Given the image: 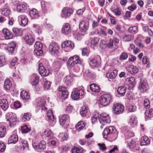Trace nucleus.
<instances>
[{"label": "nucleus", "instance_id": "f257e3e1", "mask_svg": "<svg viewBox=\"0 0 153 153\" xmlns=\"http://www.w3.org/2000/svg\"><path fill=\"white\" fill-rule=\"evenodd\" d=\"M7 121L9 124L10 127H13L16 125L17 123V119L15 114L12 112H9L6 115Z\"/></svg>", "mask_w": 153, "mask_h": 153}, {"label": "nucleus", "instance_id": "f03ea898", "mask_svg": "<svg viewBox=\"0 0 153 153\" xmlns=\"http://www.w3.org/2000/svg\"><path fill=\"white\" fill-rule=\"evenodd\" d=\"M101 58L99 56L91 58L89 59L90 66L92 68L99 67L101 64Z\"/></svg>", "mask_w": 153, "mask_h": 153}, {"label": "nucleus", "instance_id": "7ed1b4c3", "mask_svg": "<svg viewBox=\"0 0 153 153\" xmlns=\"http://www.w3.org/2000/svg\"><path fill=\"white\" fill-rule=\"evenodd\" d=\"M111 100V95L109 94H105L100 97L99 102L100 105L106 106L109 104Z\"/></svg>", "mask_w": 153, "mask_h": 153}, {"label": "nucleus", "instance_id": "20e7f679", "mask_svg": "<svg viewBox=\"0 0 153 153\" xmlns=\"http://www.w3.org/2000/svg\"><path fill=\"white\" fill-rule=\"evenodd\" d=\"M83 87H81L80 88L77 89L75 88L72 92L71 97L74 100H77L79 99L80 96H82L84 94V90L82 88Z\"/></svg>", "mask_w": 153, "mask_h": 153}, {"label": "nucleus", "instance_id": "39448f33", "mask_svg": "<svg viewBox=\"0 0 153 153\" xmlns=\"http://www.w3.org/2000/svg\"><path fill=\"white\" fill-rule=\"evenodd\" d=\"M73 12L71 8L65 7L62 10L60 16L61 18L66 19L71 15Z\"/></svg>", "mask_w": 153, "mask_h": 153}, {"label": "nucleus", "instance_id": "423d86ee", "mask_svg": "<svg viewBox=\"0 0 153 153\" xmlns=\"http://www.w3.org/2000/svg\"><path fill=\"white\" fill-rule=\"evenodd\" d=\"M81 63V62L78 56L76 55L74 56L73 57H70L67 62L68 66L70 67H72L75 65Z\"/></svg>", "mask_w": 153, "mask_h": 153}, {"label": "nucleus", "instance_id": "0eeeda50", "mask_svg": "<svg viewBox=\"0 0 153 153\" xmlns=\"http://www.w3.org/2000/svg\"><path fill=\"white\" fill-rule=\"evenodd\" d=\"M99 120L100 123L103 125L108 124L110 122L109 116L106 113H103L100 115Z\"/></svg>", "mask_w": 153, "mask_h": 153}, {"label": "nucleus", "instance_id": "6e6552de", "mask_svg": "<svg viewBox=\"0 0 153 153\" xmlns=\"http://www.w3.org/2000/svg\"><path fill=\"white\" fill-rule=\"evenodd\" d=\"M42 45L40 42H37L35 43L34 45V52L37 56H41L42 55Z\"/></svg>", "mask_w": 153, "mask_h": 153}, {"label": "nucleus", "instance_id": "1a4fd4ad", "mask_svg": "<svg viewBox=\"0 0 153 153\" xmlns=\"http://www.w3.org/2000/svg\"><path fill=\"white\" fill-rule=\"evenodd\" d=\"M58 93L60 95L61 98L62 100L66 98L68 95V92L66 88L62 86L59 87L58 88Z\"/></svg>", "mask_w": 153, "mask_h": 153}, {"label": "nucleus", "instance_id": "9d476101", "mask_svg": "<svg viewBox=\"0 0 153 153\" xmlns=\"http://www.w3.org/2000/svg\"><path fill=\"white\" fill-rule=\"evenodd\" d=\"M124 109V106L120 103L115 104L112 108L114 112L117 114L122 113L123 112Z\"/></svg>", "mask_w": 153, "mask_h": 153}, {"label": "nucleus", "instance_id": "9b49d317", "mask_svg": "<svg viewBox=\"0 0 153 153\" xmlns=\"http://www.w3.org/2000/svg\"><path fill=\"white\" fill-rule=\"evenodd\" d=\"M39 71L40 74L43 76H48L50 73L49 70L46 69L41 63L39 65Z\"/></svg>", "mask_w": 153, "mask_h": 153}, {"label": "nucleus", "instance_id": "f8f14e48", "mask_svg": "<svg viewBox=\"0 0 153 153\" xmlns=\"http://www.w3.org/2000/svg\"><path fill=\"white\" fill-rule=\"evenodd\" d=\"M116 131V129L112 126H110L108 128H106L105 129L103 132V137L105 138L108 139L107 136Z\"/></svg>", "mask_w": 153, "mask_h": 153}, {"label": "nucleus", "instance_id": "ddd939ff", "mask_svg": "<svg viewBox=\"0 0 153 153\" xmlns=\"http://www.w3.org/2000/svg\"><path fill=\"white\" fill-rule=\"evenodd\" d=\"M88 22L85 20L83 19L79 23V28L82 31L85 32L88 29Z\"/></svg>", "mask_w": 153, "mask_h": 153}, {"label": "nucleus", "instance_id": "4468645a", "mask_svg": "<svg viewBox=\"0 0 153 153\" xmlns=\"http://www.w3.org/2000/svg\"><path fill=\"white\" fill-rule=\"evenodd\" d=\"M138 88L141 92L143 93L148 90L149 88V86L146 81L141 80Z\"/></svg>", "mask_w": 153, "mask_h": 153}, {"label": "nucleus", "instance_id": "2eb2a0df", "mask_svg": "<svg viewBox=\"0 0 153 153\" xmlns=\"http://www.w3.org/2000/svg\"><path fill=\"white\" fill-rule=\"evenodd\" d=\"M18 19L20 25L22 26H25L28 23V20L26 16L25 15L19 16Z\"/></svg>", "mask_w": 153, "mask_h": 153}, {"label": "nucleus", "instance_id": "dca6fc26", "mask_svg": "<svg viewBox=\"0 0 153 153\" xmlns=\"http://www.w3.org/2000/svg\"><path fill=\"white\" fill-rule=\"evenodd\" d=\"M49 49L51 54H53L59 50V45L55 43H52L49 45Z\"/></svg>", "mask_w": 153, "mask_h": 153}, {"label": "nucleus", "instance_id": "f3484780", "mask_svg": "<svg viewBox=\"0 0 153 153\" xmlns=\"http://www.w3.org/2000/svg\"><path fill=\"white\" fill-rule=\"evenodd\" d=\"M2 32L4 38L6 39H12L13 36V34L10 30L7 28H4Z\"/></svg>", "mask_w": 153, "mask_h": 153}, {"label": "nucleus", "instance_id": "a211bd4d", "mask_svg": "<svg viewBox=\"0 0 153 153\" xmlns=\"http://www.w3.org/2000/svg\"><path fill=\"white\" fill-rule=\"evenodd\" d=\"M74 46V44L70 41H66L63 43L62 47L63 48H68L69 50H71Z\"/></svg>", "mask_w": 153, "mask_h": 153}, {"label": "nucleus", "instance_id": "6ab92c4d", "mask_svg": "<svg viewBox=\"0 0 153 153\" xmlns=\"http://www.w3.org/2000/svg\"><path fill=\"white\" fill-rule=\"evenodd\" d=\"M23 39L26 43L30 45H32L34 41V36L30 34H27L23 37Z\"/></svg>", "mask_w": 153, "mask_h": 153}, {"label": "nucleus", "instance_id": "aec40b11", "mask_svg": "<svg viewBox=\"0 0 153 153\" xmlns=\"http://www.w3.org/2000/svg\"><path fill=\"white\" fill-rule=\"evenodd\" d=\"M0 107L4 110H6L9 107L7 100L5 99L0 100Z\"/></svg>", "mask_w": 153, "mask_h": 153}, {"label": "nucleus", "instance_id": "412c9836", "mask_svg": "<svg viewBox=\"0 0 153 153\" xmlns=\"http://www.w3.org/2000/svg\"><path fill=\"white\" fill-rule=\"evenodd\" d=\"M5 123H0V137H4L6 133V128Z\"/></svg>", "mask_w": 153, "mask_h": 153}, {"label": "nucleus", "instance_id": "4be33fe9", "mask_svg": "<svg viewBox=\"0 0 153 153\" xmlns=\"http://www.w3.org/2000/svg\"><path fill=\"white\" fill-rule=\"evenodd\" d=\"M69 121V117L67 114L63 115L59 118V122L60 124L63 126L66 121Z\"/></svg>", "mask_w": 153, "mask_h": 153}, {"label": "nucleus", "instance_id": "5701e85b", "mask_svg": "<svg viewBox=\"0 0 153 153\" xmlns=\"http://www.w3.org/2000/svg\"><path fill=\"white\" fill-rule=\"evenodd\" d=\"M71 29L70 25L68 23L65 24L63 26L62 29V31L63 33L67 34L71 32Z\"/></svg>", "mask_w": 153, "mask_h": 153}, {"label": "nucleus", "instance_id": "b1692460", "mask_svg": "<svg viewBox=\"0 0 153 153\" xmlns=\"http://www.w3.org/2000/svg\"><path fill=\"white\" fill-rule=\"evenodd\" d=\"M36 105L39 108H41L42 109L45 107L46 104V101L44 99H42L39 98L36 100Z\"/></svg>", "mask_w": 153, "mask_h": 153}, {"label": "nucleus", "instance_id": "393cba45", "mask_svg": "<svg viewBox=\"0 0 153 153\" xmlns=\"http://www.w3.org/2000/svg\"><path fill=\"white\" fill-rule=\"evenodd\" d=\"M43 137L45 139L48 140L51 139L53 137V134L51 130H45L43 133Z\"/></svg>", "mask_w": 153, "mask_h": 153}, {"label": "nucleus", "instance_id": "a878e982", "mask_svg": "<svg viewBox=\"0 0 153 153\" xmlns=\"http://www.w3.org/2000/svg\"><path fill=\"white\" fill-rule=\"evenodd\" d=\"M3 7L4 8H1L0 9L1 13L2 14L6 16L9 15L10 14V11L7 9V3L4 4Z\"/></svg>", "mask_w": 153, "mask_h": 153}, {"label": "nucleus", "instance_id": "bb28decb", "mask_svg": "<svg viewBox=\"0 0 153 153\" xmlns=\"http://www.w3.org/2000/svg\"><path fill=\"white\" fill-rule=\"evenodd\" d=\"M128 70L132 74H134L137 73L139 71L138 67L134 65H131L129 66Z\"/></svg>", "mask_w": 153, "mask_h": 153}, {"label": "nucleus", "instance_id": "cd10ccee", "mask_svg": "<svg viewBox=\"0 0 153 153\" xmlns=\"http://www.w3.org/2000/svg\"><path fill=\"white\" fill-rule=\"evenodd\" d=\"M150 143V140L149 138L146 136H143L140 140L141 145H147Z\"/></svg>", "mask_w": 153, "mask_h": 153}, {"label": "nucleus", "instance_id": "c85d7f7f", "mask_svg": "<svg viewBox=\"0 0 153 153\" xmlns=\"http://www.w3.org/2000/svg\"><path fill=\"white\" fill-rule=\"evenodd\" d=\"M18 137L16 134H13L11 135L9 138L8 140V143H15L18 141Z\"/></svg>", "mask_w": 153, "mask_h": 153}, {"label": "nucleus", "instance_id": "c756f323", "mask_svg": "<svg viewBox=\"0 0 153 153\" xmlns=\"http://www.w3.org/2000/svg\"><path fill=\"white\" fill-rule=\"evenodd\" d=\"M30 17L32 19L37 18L39 16L37 10L35 9L31 10L29 13Z\"/></svg>", "mask_w": 153, "mask_h": 153}, {"label": "nucleus", "instance_id": "7c9ffc66", "mask_svg": "<svg viewBox=\"0 0 153 153\" xmlns=\"http://www.w3.org/2000/svg\"><path fill=\"white\" fill-rule=\"evenodd\" d=\"M16 47V44L14 42H10L8 45L7 50L9 53H12Z\"/></svg>", "mask_w": 153, "mask_h": 153}, {"label": "nucleus", "instance_id": "2f4dec72", "mask_svg": "<svg viewBox=\"0 0 153 153\" xmlns=\"http://www.w3.org/2000/svg\"><path fill=\"white\" fill-rule=\"evenodd\" d=\"M47 117L48 120L50 122H52L55 123L54 121L55 118L51 110L48 111L47 113Z\"/></svg>", "mask_w": 153, "mask_h": 153}, {"label": "nucleus", "instance_id": "473e14b6", "mask_svg": "<svg viewBox=\"0 0 153 153\" xmlns=\"http://www.w3.org/2000/svg\"><path fill=\"white\" fill-rule=\"evenodd\" d=\"M91 90L94 92L98 93L100 91L99 87L95 84H92L90 85Z\"/></svg>", "mask_w": 153, "mask_h": 153}, {"label": "nucleus", "instance_id": "72a5a7b5", "mask_svg": "<svg viewBox=\"0 0 153 153\" xmlns=\"http://www.w3.org/2000/svg\"><path fill=\"white\" fill-rule=\"evenodd\" d=\"M20 96L24 100H27L30 98L29 94L28 92L25 90H23L21 92Z\"/></svg>", "mask_w": 153, "mask_h": 153}, {"label": "nucleus", "instance_id": "f704fd0d", "mask_svg": "<svg viewBox=\"0 0 153 153\" xmlns=\"http://www.w3.org/2000/svg\"><path fill=\"white\" fill-rule=\"evenodd\" d=\"M117 74V71L116 70H114L113 72L109 74L107 73L106 74V77L111 79H114Z\"/></svg>", "mask_w": 153, "mask_h": 153}, {"label": "nucleus", "instance_id": "c9c22d12", "mask_svg": "<svg viewBox=\"0 0 153 153\" xmlns=\"http://www.w3.org/2000/svg\"><path fill=\"white\" fill-rule=\"evenodd\" d=\"M33 29L38 34H41L42 28L38 24H34L32 25Z\"/></svg>", "mask_w": 153, "mask_h": 153}, {"label": "nucleus", "instance_id": "e433bc0d", "mask_svg": "<svg viewBox=\"0 0 153 153\" xmlns=\"http://www.w3.org/2000/svg\"><path fill=\"white\" fill-rule=\"evenodd\" d=\"M126 88L123 86H120L118 87L117 90L118 94L122 96H124L126 92Z\"/></svg>", "mask_w": 153, "mask_h": 153}, {"label": "nucleus", "instance_id": "4c0bfd02", "mask_svg": "<svg viewBox=\"0 0 153 153\" xmlns=\"http://www.w3.org/2000/svg\"><path fill=\"white\" fill-rule=\"evenodd\" d=\"M126 81L128 82V84L130 85V86L133 87L134 86L136 82L135 79L134 77H131L126 79Z\"/></svg>", "mask_w": 153, "mask_h": 153}, {"label": "nucleus", "instance_id": "58836bf2", "mask_svg": "<svg viewBox=\"0 0 153 153\" xmlns=\"http://www.w3.org/2000/svg\"><path fill=\"white\" fill-rule=\"evenodd\" d=\"M12 86V83L11 81L9 79H6L4 82V87L5 89L9 90Z\"/></svg>", "mask_w": 153, "mask_h": 153}, {"label": "nucleus", "instance_id": "ea45409f", "mask_svg": "<svg viewBox=\"0 0 153 153\" xmlns=\"http://www.w3.org/2000/svg\"><path fill=\"white\" fill-rule=\"evenodd\" d=\"M88 111V108L86 106H83L80 110V113L83 116H85Z\"/></svg>", "mask_w": 153, "mask_h": 153}, {"label": "nucleus", "instance_id": "a19ab883", "mask_svg": "<svg viewBox=\"0 0 153 153\" xmlns=\"http://www.w3.org/2000/svg\"><path fill=\"white\" fill-rule=\"evenodd\" d=\"M85 126L84 122L83 121H81L79 122L76 125V128L78 131H79L84 128Z\"/></svg>", "mask_w": 153, "mask_h": 153}, {"label": "nucleus", "instance_id": "79ce46f5", "mask_svg": "<svg viewBox=\"0 0 153 153\" xmlns=\"http://www.w3.org/2000/svg\"><path fill=\"white\" fill-rule=\"evenodd\" d=\"M129 123L133 127H134L136 125L137 120L135 116H131V117L130 118Z\"/></svg>", "mask_w": 153, "mask_h": 153}, {"label": "nucleus", "instance_id": "37998d69", "mask_svg": "<svg viewBox=\"0 0 153 153\" xmlns=\"http://www.w3.org/2000/svg\"><path fill=\"white\" fill-rule=\"evenodd\" d=\"M99 39L97 37H94L91 41V46L94 47L96 46L98 43Z\"/></svg>", "mask_w": 153, "mask_h": 153}, {"label": "nucleus", "instance_id": "c03bdc74", "mask_svg": "<svg viewBox=\"0 0 153 153\" xmlns=\"http://www.w3.org/2000/svg\"><path fill=\"white\" fill-rule=\"evenodd\" d=\"M138 27L136 26H134L130 27L128 29V31L132 33L135 34L137 32Z\"/></svg>", "mask_w": 153, "mask_h": 153}, {"label": "nucleus", "instance_id": "a18cd8bd", "mask_svg": "<svg viewBox=\"0 0 153 153\" xmlns=\"http://www.w3.org/2000/svg\"><path fill=\"white\" fill-rule=\"evenodd\" d=\"M26 8L25 5L24 4L18 5L16 7V10L18 12H20L23 11Z\"/></svg>", "mask_w": 153, "mask_h": 153}, {"label": "nucleus", "instance_id": "49530a36", "mask_svg": "<svg viewBox=\"0 0 153 153\" xmlns=\"http://www.w3.org/2000/svg\"><path fill=\"white\" fill-rule=\"evenodd\" d=\"M72 153H83V150L79 147L74 146L71 150Z\"/></svg>", "mask_w": 153, "mask_h": 153}, {"label": "nucleus", "instance_id": "de8ad7c7", "mask_svg": "<svg viewBox=\"0 0 153 153\" xmlns=\"http://www.w3.org/2000/svg\"><path fill=\"white\" fill-rule=\"evenodd\" d=\"M65 82L67 84H70L73 81V78L70 75H67L64 78Z\"/></svg>", "mask_w": 153, "mask_h": 153}, {"label": "nucleus", "instance_id": "09e8293b", "mask_svg": "<svg viewBox=\"0 0 153 153\" xmlns=\"http://www.w3.org/2000/svg\"><path fill=\"white\" fill-rule=\"evenodd\" d=\"M100 115L97 112L94 113L91 117V122L93 123H94L97 120L98 118L99 119Z\"/></svg>", "mask_w": 153, "mask_h": 153}, {"label": "nucleus", "instance_id": "8fccbe9b", "mask_svg": "<svg viewBox=\"0 0 153 153\" xmlns=\"http://www.w3.org/2000/svg\"><path fill=\"white\" fill-rule=\"evenodd\" d=\"M109 134V135L107 136V138H110L111 140H115L117 137L118 133L116 131L112 134Z\"/></svg>", "mask_w": 153, "mask_h": 153}, {"label": "nucleus", "instance_id": "3c124183", "mask_svg": "<svg viewBox=\"0 0 153 153\" xmlns=\"http://www.w3.org/2000/svg\"><path fill=\"white\" fill-rule=\"evenodd\" d=\"M134 39V37L131 34L125 35L123 37L124 41H130Z\"/></svg>", "mask_w": 153, "mask_h": 153}, {"label": "nucleus", "instance_id": "603ef678", "mask_svg": "<svg viewBox=\"0 0 153 153\" xmlns=\"http://www.w3.org/2000/svg\"><path fill=\"white\" fill-rule=\"evenodd\" d=\"M7 64V62L4 56H0V67H2Z\"/></svg>", "mask_w": 153, "mask_h": 153}, {"label": "nucleus", "instance_id": "864d4df0", "mask_svg": "<svg viewBox=\"0 0 153 153\" xmlns=\"http://www.w3.org/2000/svg\"><path fill=\"white\" fill-rule=\"evenodd\" d=\"M65 61V60L60 58H58L56 59L55 62L56 65L57 66L58 69L60 68L61 65Z\"/></svg>", "mask_w": 153, "mask_h": 153}, {"label": "nucleus", "instance_id": "5fc2aeb1", "mask_svg": "<svg viewBox=\"0 0 153 153\" xmlns=\"http://www.w3.org/2000/svg\"><path fill=\"white\" fill-rule=\"evenodd\" d=\"M145 113L147 118L153 116V110L152 109L147 110Z\"/></svg>", "mask_w": 153, "mask_h": 153}, {"label": "nucleus", "instance_id": "6e6d98bb", "mask_svg": "<svg viewBox=\"0 0 153 153\" xmlns=\"http://www.w3.org/2000/svg\"><path fill=\"white\" fill-rule=\"evenodd\" d=\"M13 32L16 36H19L22 33L21 30L16 27H14L13 30Z\"/></svg>", "mask_w": 153, "mask_h": 153}, {"label": "nucleus", "instance_id": "4d7b16f0", "mask_svg": "<svg viewBox=\"0 0 153 153\" xmlns=\"http://www.w3.org/2000/svg\"><path fill=\"white\" fill-rule=\"evenodd\" d=\"M73 36L76 40L79 41L82 39L83 35L77 32H75Z\"/></svg>", "mask_w": 153, "mask_h": 153}, {"label": "nucleus", "instance_id": "13d9d810", "mask_svg": "<svg viewBox=\"0 0 153 153\" xmlns=\"http://www.w3.org/2000/svg\"><path fill=\"white\" fill-rule=\"evenodd\" d=\"M46 147V142L44 141H41L39 144L38 147L41 149L44 150L45 149Z\"/></svg>", "mask_w": 153, "mask_h": 153}, {"label": "nucleus", "instance_id": "bf43d9fd", "mask_svg": "<svg viewBox=\"0 0 153 153\" xmlns=\"http://www.w3.org/2000/svg\"><path fill=\"white\" fill-rule=\"evenodd\" d=\"M51 86L50 82L45 79L44 81V87L45 89H48Z\"/></svg>", "mask_w": 153, "mask_h": 153}, {"label": "nucleus", "instance_id": "052dcab7", "mask_svg": "<svg viewBox=\"0 0 153 153\" xmlns=\"http://www.w3.org/2000/svg\"><path fill=\"white\" fill-rule=\"evenodd\" d=\"M21 131L23 133H27L30 131V129L28 128L27 126L25 125L21 128Z\"/></svg>", "mask_w": 153, "mask_h": 153}, {"label": "nucleus", "instance_id": "680f3d73", "mask_svg": "<svg viewBox=\"0 0 153 153\" xmlns=\"http://www.w3.org/2000/svg\"><path fill=\"white\" fill-rule=\"evenodd\" d=\"M31 117V115L27 114H25L22 117V121H28L29 120Z\"/></svg>", "mask_w": 153, "mask_h": 153}, {"label": "nucleus", "instance_id": "e2e57ef3", "mask_svg": "<svg viewBox=\"0 0 153 153\" xmlns=\"http://www.w3.org/2000/svg\"><path fill=\"white\" fill-rule=\"evenodd\" d=\"M143 105L145 108H148L150 107V102L149 99H145L144 101Z\"/></svg>", "mask_w": 153, "mask_h": 153}, {"label": "nucleus", "instance_id": "0e129e2a", "mask_svg": "<svg viewBox=\"0 0 153 153\" xmlns=\"http://www.w3.org/2000/svg\"><path fill=\"white\" fill-rule=\"evenodd\" d=\"M128 57V54L125 52L122 53L120 56V59L121 60L126 59Z\"/></svg>", "mask_w": 153, "mask_h": 153}, {"label": "nucleus", "instance_id": "69168bd1", "mask_svg": "<svg viewBox=\"0 0 153 153\" xmlns=\"http://www.w3.org/2000/svg\"><path fill=\"white\" fill-rule=\"evenodd\" d=\"M100 47L102 49H104L107 46V43L104 40H101L100 44Z\"/></svg>", "mask_w": 153, "mask_h": 153}, {"label": "nucleus", "instance_id": "338daca9", "mask_svg": "<svg viewBox=\"0 0 153 153\" xmlns=\"http://www.w3.org/2000/svg\"><path fill=\"white\" fill-rule=\"evenodd\" d=\"M6 146L5 144L2 142H0V152H4L6 149Z\"/></svg>", "mask_w": 153, "mask_h": 153}, {"label": "nucleus", "instance_id": "774afa93", "mask_svg": "<svg viewBox=\"0 0 153 153\" xmlns=\"http://www.w3.org/2000/svg\"><path fill=\"white\" fill-rule=\"evenodd\" d=\"M129 148L133 149L136 146V142L134 140H131L128 144Z\"/></svg>", "mask_w": 153, "mask_h": 153}]
</instances>
